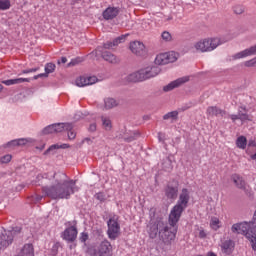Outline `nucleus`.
Here are the masks:
<instances>
[{
	"label": "nucleus",
	"instance_id": "nucleus-1",
	"mask_svg": "<svg viewBox=\"0 0 256 256\" xmlns=\"http://www.w3.org/2000/svg\"><path fill=\"white\" fill-rule=\"evenodd\" d=\"M55 184L42 187V193L50 199H69L75 191H79L77 181L70 179L67 174L58 172L54 174Z\"/></svg>",
	"mask_w": 256,
	"mask_h": 256
},
{
	"label": "nucleus",
	"instance_id": "nucleus-2",
	"mask_svg": "<svg viewBox=\"0 0 256 256\" xmlns=\"http://www.w3.org/2000/svg\"><path fill=\"white\" fill-rule=\"evenodd\" d=\"M159 73H161L159 66H148L128 75L127 81L139 83L141 81H147V79H152V77H157Z\"/></svg>",
	"mask_w": 256,
	"mask_h": 256
},
{
	"label": "nucleus",
	"instance_id": "nucleus-3",
	"mask_svg": "<svg viewBox=\"0 0 256 256\" xmlns=\"http://www.w3.org/2000/svg\"><path fill=\"white\" fill-rule=\"evenodd\" d=\"M189 199H191V196H189V190L187 188L182 189L177 204L170 212V219L172 222L175 223L181 219L183 211H185V209H187V205H189Z\"/></svg>",
	"mask_w": 256,
	"mask_h": 256
},
{
	"label": "nucleus",
	"instance_id": "nucleus-4",
	"mask_svg": "<svg viewBox=\"0 0 256 256\" xmlns=\"http://www.w3.org/2000/svg\"><path fill=\"white\" fill-rule=\"evenodd\" d=\"M231 231L237 235H245L246 239L250 241L253 251H256V234L255 231L251 230L249 223L241 222L233 224Z\"/></svg>",
	"mask_w": 256,
	"mask_h": 256
},
{
	"label": "nucleus",
	"instance_id": "nucleus-5",
	"mask_svg": "<svg viewBox=\"0 0 256 256\" xmlns=\"http://www.w3.org/2000/svg\"><path fill=\"white\" fill-rule=\"evenodd\" d=\"M177 223H179V221H171V214L169 215V224L164 222V228L160 230L159 237L166 245H169L171 241L175 240V236L177 235Z\"/></svg>",
	"mask_w": 256,
	"mask_h": 256
},
{
	"label": "nucleus",
	"instance_id": "nucleus-6",
	"mask_svg": "<svg viewBox=\"0 0 256 256\" xmlns=\"http://www.w3.org/2000/svg\"><path fill=\"white\" fill-rule=\"evenodd\" d=\"M90 256H113V246L109 240H103L98 244H94L88 248Z\"/></svg>",
	"mask_w": 256,
	"mask_h": 256
},
{
	"label": "nucleus",
	"instance_id": "nucleus-7",
	"mask_svg": "<svg viewBox=\"0 0 256 256\" xmlns=\"http://www.w3.org/2000/svg\"><path fill=\"white\" fill-rule=\"evenodd\" d=\"M221 45V39L219 38H205L195 43L194 47L196 51L200 53H211L215 51Z\"/></svg>",
	"mask_w": 256,
	"mask_h": 256
},
{
	"label": "nucleus",
	"instance_id": "nucleus-8",
	"mask_svg": "<svg viewBox=\"0 0 256 256\" xmlns=\"http://www.w3.org/2000/svg\"><path fill=\"white\" fill-rule=\"evenodd\" d=\"M107 235L109 239L115 241L119 235H121V225L119 224V216L113 215L109 218Z\"/></svg>",
	"mask_w": 256,
	"mask_h": 256
},
{
	"label": "nucleus",
	"instance_id": "nucleus-9",
	"mask_svg": "<svg viewBox=\"0 0 256 256\" xmlns=\"http://www.w3.org/2000/svg\"><path fill=\"white\" fill-rule=\"evenodd\" d=\"M67 228L63 232V239L68 241V243H74L77 239V221L68 222Z\"/></svg>",
	"mask_w": 256,
	"mask_h": 256
},
{
	"label": "nucleus",
	"instance_id": "nucleus-10",
	"mask_svg": "<svg viewBox=\"0 0 256 256\" xmlns=\"http://www.w3.org/2000/svg\"><path fill=\"white\" fill-rule=\"evenodd\" d=\"M17 233H21L20 228H16V230H5L0 235V247H3V249H7L11 243H13V239Z\"/></svg>",
	"mask_w": 256,
	"mask_h": 256
},
{
	"label": "nucleus",
	"instance_id": "nucleus-11",
	"mask_svg": "<svg viewBox=\"0 0 256 256\" xmlns=\"http://www.w3.org/2000/svg\"><path fill=\"white\" fill-rule=\"evenodd\" d=\"M177 57V53L175 52L162 53L156 56L155 64L167 65L169 63H175V61H177Z\"/></svg>",
	"mask_w": 256,
	"mask_h": 256
},
{
	"label": "nucleus",
	"instance_id": "nucleus-12",
	"mask_svg": "<svg viewBox=\"0 0 256 256\" xmlns=\"http://www.w3.org/2000/svg\"><path fill=\"white\" fill-rule=\"evenodd\" d=\"M164 193L167 199H170L171 201H175V199H177V195H179V182L174 181L172 184L169 183L166 186Z\"/></svg>",
	"mask_w": 256,
	"mask_h": 256
},
{
	"label": "nucleus",
	"instance_id": "nucleus-13",
	"mask_svg": "<svg viewBox=\"0 0 256 256\" xmlns=\"http://www.w3.org/2000/svg\"><path fill=\"white\" fill-rule=\"evenodd\" d=\"M130 50L132 53H134V55H137L138 57H145V55H147V50H145V44H143V42H131Z\"/></svg>",
	"mask_w": 256,
	"mask_h": 256
},
{
	"label": "nucleus",
	"instance_id": "nucleus-14",
	"mask_svg": "<svg viewBox=\"0 0 256 256\" xmlns=\"http://www.w3.org/2000/svg\"><path fill=\"white\" fill-rule=\"evenodd\" d=\"M189 81V77H182L178 78L172 82H170L168 85H165L163 87L164 93H169V91H173V89H177V87H181V85H184V83H187Z\"/></svg>",
	"mask_w": 256,
	"mask_h": 256
},
{
	"label": "nucleus",
	"instance_id": "nucleus-15",
	"mask_svg": "<svg viewBox=\"0 0 256 256\" xmlns=\"http://www.w3.org/2000/svg\"><path fill=\"white\" fill-rule=\"evenodd\" d=\"M231 179L235 184V186L237 187V189H241V191H244L245 193H249V189L247 188L249 186L247 185V182L245 181L244 178H242L241 175L233 174L231 176Z\"/></svg>",
	"mask_w": 256,
	"mask_h": 256
},
{
	"label": "nucleus",
	"instance_id": "nucleus-16",
	"mask_svg": "<svg viewBox=\"0 0 256 256\" xmlns=\"http://www.w3.org/2000/svg\"><path fill=\"white\" fill-rule=\"evenodd\" d=\"M163 224H164L163 221H158L157 223L150 224L148 226V233H149L150 239H155L157 235H160L161 229H165Z\"/></svg>",
	"mask_w": 256,
	"mask_h": 256
},
{
	"label": "nucleus",
	"instance_id": "nucleus-17",
	"mask_svg": "<svg viewBox=\"0 0 256 256\" xmlns=\"http://www.w3.org/2000/svg\"><path fill=\"white\" fill-rule=\"evenodd\" d=\"M97 81V76H81L76 79V85L77 87H85L87 85H95Z\"/></svg>",
	"mask_w": 256,
	"mask_h": 256
},
{
	"label": "nucleus",
	"instance_id": "nucleus-18",
	"mask_svg": "<svg viewBox=\"0 0 256 256\" xmlns=\"http://www.w3.org/2000/svg\"><path fill=\"white\" fill-rule=\"evenodd\" d=\"M253 55H256V44L236 53L235 55H233V59H243L245 57H251Z\"/></svg>",
	"mask_w": 256,
	"mask_h": 256
},
{
	"label": "nucleus",
	"instance_id": "nucleus-19",
	"mask_svg": "<svg viewBox=\"0 0 256 256\" xmlns=\"http://www.w3.org/2000/svg\"><path fill=\"white\" fill-rule=\"evenodd\" d=\"M101 55L102 59H104V61H107V63H110L111 65H119L121 63V58L109 51H104L101 53Z\"/></svg>",
	"mask_w": 256,
	"mask_h": 256
},
{
	"label": "nucleus",
	"instance_id": "nucleus-20",
	"mask_svg": "<svg viewBox=\"0 0 256 256\" xmlns=\"http://www.w3.org/2000/svg\"><path fill=\"white\" fill-rule=\"evenodd\" d=\"M120 13V9L117 7H108L104 10L103 12V18L106 21H110L112 19H115V17H117V15H119Z\"/></svg>",
	"mask_w": 256,
	"mask_h": 256
},
{
	"label": "nucleus",
	"instance_id": "nucleus-21",
	"mask_svg": "<svg viewBox=\"0 0 256 256\" xmlns=\"http://www.w3.org/2000/svg\"><path fill=\"white\" fill-rule=\"evenodd\" d=\"M206 113L209 117H218V115L225 117V115H227V111L217 106H209L206 110Z\"/></svg>",
	"mask_w": 256,
	"mask_h": 256
},
{
	"label": "nucleus",
	"instance_id": "nucleus-22",
	"mask_svg": "<svg viewBox=\"0 0 256 256\" xmlns=\"http://www.w3.org/2000/svg\"><path fill=\"white\" fill-rule=\"evenodd\" d=\"M221 249L223 253H226L227 255H231V253H233V249H235V242L231 239L225 240L221 244Z\"/></svg>",
	"mask_w": 256,
	"mask_h": 256
},
{
	"label": "nucleus",
	"instance_id": "nucleus-23",
	"mask_svg": "<svg viewBox=\"0 0 256 256\" xmlns=\"http://www.w3.org/2000/svg\"><path fill=\"white\" fill-rule=\"evenodd\" d=\"M127 37H129V34L121 35L114 39L113 42H106L104 44V49H111V47H117L119 43H125V39H127Z\"/></svg>",
	"mask_w": 256,
	"mask_h": 256
},
{
	"label": "nucleus",
	"instance_id": "nucleus-24",
	"mask_svg": "<svg viewBox=\"0 0 256 256\" xmlns=\"http://www.w3.org/2000/svg\"><path fill=\"white\" fill-rule=\"evenodd\" d=\"M18 256H35V249L33 248V244H25Z\"/></svg>",
	"mask_w": 256,
	"mask_h": 256
},
{
	"label": "nucleus",
	"instance_id": "nucleus-25",
	"mask_svg": "<svg viewBox=\"0 0 256 256\" xmlns=\"http://www.w3.org/2000/svg\"><path fill=\"white\" fill-rule=\"evenodd\" d=\"M55 133H63V131H71L73 124L71 123H58L54 124Z\"/></svg>",
	"mask_w": 256,
	"mask_h": 256
},
{
	"label": "nucleus",
	"instance_id": "nucleus-26",
	"mask_svg": "<svg viewBox=\"0 0 256 256\" xmlns=\"http://www.w3.org/2000/svg\"><path fill=\"white\" fill-rule=\"evenodd\" d=\"M4 85H17L19 83H29V78H16L2 81Z\"/></svg>",
	"mask_w": 256,
	"mask_h": 256
},
{
	"label": "nucleus",
	"instance_id": "nucleus-27",
	"mask_svg": "<svg viewBox=\"0 0 256 256\" xmlns=\"http://www.w3.org/2000/svg\"><path fill=\"white\" fill-rule=\"evenodd\" d=\"M119 105V101L114 98H105L104 107L105 109H113Z\"/></svg>",
	"mask_w": 256,
	"mask_h": 256
},
{
	"label": "nucleus",
	"instance_id": "nucleus-28",
	"mask_svg": "<svg viewBox=\"0 0 256 256\" xmlns=\"http://www.w3.org/2000/svg\"><path fill=\"white\" fill-rule=\"evenodd\" d=\"M102 127L105 131H111L113 124L111 123V119L107 116H101Z\"/></svg>",
	"mask_w": 256,
	"mask_h": 256
},
{
	"label": "nucleus",
	"instance_id": "nucleus-29",
	"mask_svg": "<svg viewBox=\"0 0 256 256\" xmlns=\"http://www.w3.org/2000/svg\"><path fill=\"white\" fill-rule=\"evenodd\" d=\"M45 71H46L45 74H39V75L35 76L34 79H39V77H47V75H49V73H53V71H55V64L48 63L45 66Z\"/></svg>",
	"mask_w": 256,
	"mask_h": 256
},
{
	"label": "nucleus",
	"instance_id": "nucleus-30",
	"mask_svg": "<svg viewBox=\"0 0 256 256\" xmlns=\"http://www.w3.org/2000/svg\"><path fill=\"white\" fill-rule=\"evenodd\" d=\"M163 119L164 121H167L169 119H171L172 121H177V119H179V112L178 111L168 112L163 116Z\"/></svg>",
	"mask_w": 256,
	"mask_h": 256
},
{
	"label": "nucleus",
	"instance_id": "nucleus-31",
	"mask_svg": "<svg viewBox=\"0 0 256 256\" xmlns=\"http://www.w3.org/2000/svg\"><path fill=\"white\" fill-rule=\"evenodd\" d=\"M236 145L239 149H245V147H247V138L245 136L238 137Z\"/></svg>",
	"mask_w": 256,
	"mask_h": 256
},
{
	"label": "nucleus",
	"instance_id": "nucleus-32",
	"mask_svg": "<svg viewBox=\"0 0 256 256\" xmlns=\"http://www.w3.org/2000/svg\"><path fill=\"white\" fill-rule=\"evenodd\" d=\"M239 121L242 123H245V121H253L251 116L247 114V112H241V110L238 111Z\"/></svg>",
	"mask_w": 256,
	"mask_h": 256
},
{
	"label": "nucleus",
	"instance_id": "nucleus-33",
	"mask_svg": "<svg viewBox=\"0 0 256 256\" xmlns=\"http://www.w3.org/2000/svg\"><path fill=\"white\" fill-rule=\"evenodd\" d=\"M219 223H221V221L219 220V218L217 217H213L211 219V222H210V227L214 230V231H217L218 229H220L221 226H219Z\"/></svg>",
	"mask_w": 256,
	"mask_h": 256
},
{
	"label": "nucleus",
	"instance_id": "nucleus-34",
	"mask_svg": "<svg viewBox=\"0 0 256 256\" xmlns=\"http://www.w3.org/2000/svg\"><path fill=\"white\" fill-rule=\"evenodd\" d=\"M67 144H63L62 146L58 145V144H54L52 146H50L45 152L44 155H49V153H51V151H54V149H66Z\"/></svg>",
	"mask_w": 256,
	"mask_h": 256
},
{
	"label": "nucleus",
	"instance_id": "nucleus-35",
	"mask_svg": "<svg viewBox=\"0 0 256 256\" xmlns=\"http://www.w3.org/2000/svg\"><path fill=\"white\" fill-rule=\"evenodd\" d=\"M137 137H139V133L134 132L133 135H130V136L124 134L122 136V139H124V141H126V143H131V141H135V139H137Z\"/></svg>",
	"mask_w": 256,
	"mask_h": 256
},
{
	"label": "nucleus",
	"instance_id": "nucleus-36",
	"mask_svg": "<svg viewBox=\"0 0 256 256\" xmlns=\"http://www.w3.org/2000/svg\"><path fill=\"white\" fill-rule=\"evenodd\" d=\"M162 165L165 171H171L173 169V162L169 158H166Z\"/></svg>",
	"mask_w": 256,
	"mask_h": 256
},
{
	"label": "nucleus",
	"instance_id": "nucleus-37",
	"mask_svg": "<svg viewBox=\"0 0 256 256\" xmlns=\"http://www.w3.org/2000/svg\"><path fill=\"white\" fill-rule=\"evenodd\" d=\"M11 7V2L9 0H0V10L5 11Z\"/></svg>",
	"mask_w": 256,
	"mask_h": 256
},
{
	"label": "nucleus",
	"instance_id": "nucleus-38",
	"mask_svg": "<svg viewBox=\"0 0 256 256\" xmlns=\"http://www.w3.org/2000/svg\"><path fill=\"white\" fill-rule=\"evenodd\" d=\"M42 133H43V135H49L51 133H56L55 132V124L49 125L46 128H44Z\"/></svg>",
	"mask_w": 256,
	"mask_h": 256
},
{
	"label": "nucleus",
	"instance_id": "nucleus-39",
	"mask_svg": "<svg viewBox=\"0 0 256 256\" xmlns=\"http://www.w3.org/2000/svg\"><path fill=\"white\" fill-rule=\"evenodd\" d=\"M79 63H83V58L78 57L72 59L71 62L67 64V67H75V65H79Z\"/></svg>",
	"mask_w": 256,
	"mask_h": 256
},
{
	"label": "nucleus",
	"instance_id": "nucleus-40",
	"mask_svg": "<svg viewBox=\"0 0 256 256\" xmlns=\"http://www.w3.org/2000/svg\"><path fill=\"white\" fill-rule=\"evenodd\" d=\"M161 38L163 39V41L169 42L173 40V37L171 36V33L164 31L161 35Z\"/></svg>",
	"mask_w": 256,
	"mask_h": 256
},
{
	"label": "nucleus",
	"instance_id": "nucleus-41",
	"mask_svg": "<svg viewBox=\"0 0 256 256\" xmlns=\"http://www.w3.org/2000/svg\"><path fill=\"white\" fill-rule=\"evenodd\" d=\"M11 159H13V156H11L10 154L4 155L0 157V163H11Z\"/></svg>",
	"mask_w": 256,
	"mask_h": 256
},
{
	"label": "nucleus",
	"instance_id": "nucleus-42",
	"mask_svg": "<svg viewBox=\"0 0 256 256\" xmlns=\"http://www.w3.org/2000/svg\"><path fill=\"white\" fill-rule=\"evenodd\" d=\"M244 67H256V57L244 62Z\"/></svg>",
	"mask_w": 256,
	"mask_h": 256
},
{
	"label": "nucleus",
	"instance_id": "nucleus-43",
	"mask_svg": "<svg viewBox=\"0 0 256 256\" xmlns=\"http://www.w3.org/2000/svg\"><path fill=\"white\" fill-rule=\"evenodd\" d=\"M244 12H245V8H243V6L238 5V6L234 7V13L236 15H242V13H244Z\"/></svg>",
	"mask_w": 256,
	"mask_h": 256
},
{
	"label": "nucleus",
	"instance_id": "nucleus-44",
	"mask_svg": "<svg viewBox=\"0 0 256 256\" xmlns=\"http://www.w3.org/2000/svg\"><path fill=\"white\" fill-rule=\"evenodd\" d=\"M18 140V147H23L24 145H27L29 143V140L25 138H20Z\"/></svg>",
	"mask_w": 256,
	"mask_h": 256
},
{
	"label": "nucleus",
	"instance_id": "nucleus-45",
	"mask_svg": "<svg viewBox=\"0 0 256 256\" xmlns=\"http://www.w3.org/2000/svg\"><path fill=\"white\" fill-rule=\"evenodd\" d=\"M7 147H19L18 140H12L6 144Z\"/></svg>",
	"mask_w": 256,
	"mask_h": 256
},
{
	"label": "nucleus",
	"instance_id": "nucleus-46",
	"mask_svg": "<svg viewBox=\"0 0 256 256\" xmlns=\"http://www.w3.org/2000/svg\"><path fill=\"white\" fill-rule=\"evenodd\" d=\"M67 131H68V138L70 140H73V139H75V137H77V134L73 131V129L67 130Z\"/></svg>",
	"mask_w": 256,
	"mask_h": 256
},
{
	"label": "nucleus",
	"instance_id": "nucleus-47",
	"mask_svg": "<svg viewBox=\"0 0 256 256\" xmlns=\"http://www.w3.org/2000/svg\"><path fill=\"white\" fill-rule=\"evenodd\" d=\"M87 239H89V234L83 232L80 236V241L81 243H85V241H87Z\"/></svg>",
	"mask_w": 256,
	"mask_h": 256
},
{
	"label": "nucleus",
	"instance_id": "nucleus-48",
	"mask_svg": "<svg viewBox=\"0 0 256 256\" xmlns=\"http://www.w3.org/2000/svg\"><path fill=\"white\" fill-rule=\"evenodd\" d=\"M36 71H39V67L37 68H32V69H27L23 70L22 73L27 74V73H35Z\"/></svg>",
	"mask_w": 256,
	"mask_h": 256
},
{
	"label": "nucleus",
	"instance_id": "nucleus-49",
	"mask_svg": "<svg viewBox=\"0 0 256 256\" xmlns=\"http://www.w3.org/2000/svg\"><path fill=\"white\" fill-rule=\"evenodd\" d=\"M89 131H90L91 133H95V131H97V124H96V123L90 124V126H89Z\"/></svg>",
	"mask_w": 256,
	"mask_h": 256
},
{
	"label": "nucleus",
	"instance_id": "nucleus-50",
	"mask_svg": "<svg viewBox=\"0 0 256 256\" xmlns=\"http://www.w3.org/2000/svg\"><path fill=\"white\" fill-rule=\"evenodd\" d=\"M34 203H39V201H41V199H43V196L41 195H35L32 197Z\"/></svg>",
	"mask_w": 256,
	"mask_h": 256
},
{
	"label": "nucleus",
	"instance_id": "nucleus-51",
	"mask_svg": "<svg viewBox=\"0 0 256 256\" xmlns=\"http://www.w3.org/2000/svg\"><path fill=\"white\" fill-rule=\"evenodd\" d=\"M229 117L231 118V121H233V123L239 120V114H232V115H229Z\"/></svg>",
	"mask_w": 256,
	"mask_h": 256
},
{
	"label": "nucleus",
	"instance_id": "nucleus-52",
	"mask_svg": "<svg viewBox=\"0 0 256 256\" xmlns=\"http://www.w3.org/2000/svg\"><path fill=\"white\" fill-rule=\"evenodd\" d=\"M199 237L200 239H205V237H207V233H205V230H200Z\"/></svg>",
	"mask_w": 256,
	"mask_h": 256
},
{
	"label": "nucleus",
	"instance_id": "nucleus-53",
	"mask_svg": "<svg viewBox=\"0 0 256 256\" xmlns=\"http://www.w3.org/2000/svg\"><path fill=\"white\" fill-rule=\"evenodd\" d=\"M248 147H256V142H255V140H253V139L249 140V142H248Z\"/></svg>",
	"mask_w": 256,
	"mask_h": 256
},
{
	"label": "nucleus",
	"instance_id": "nucleus-54",
	"mask_svg": "<svg viewBox=\"0 0 256 256\" xmlns=\"http://www.w3.org/2000/svg\"><path fill=\"white\" fill-rule=\"evenodd\" d=\"M158 137H159V141H163V138L165 137V135L162 133H159Z\"/></svg>",
	"mask_w": 256,
	"mask_h": 256
},
{
	"label": "nucleus",
	"instance_id": "nucleus-55",
	"mask_svg": "<svg viewBox=\"0 0 256 256\" xmlns=\"http://www.w3.org/2000/svg\"><path fill=\"white\" fill-rule=\"evenodd\" d=\"M61 63H64V64L67 63V57H62L61 58Z\"/></svg>",
	"mask_w": 256,
	"mask_h": 256
},
{
	"label": "nucleus",
	"instance_id": "nucleus-56",
	"mask_svg": "<svg viewBox=\"0 0 256 256\" xmlns=\"http://www.w3.org/2000/svg\"><path fill=\"white\" fill-rule=\"evenodd\" d=\"M101 197H103V194H97L96 195V199H98L99 201H101Z\"/></svg>",
	"mask_w": 256,
	"mask_h": 256
},
{
	"label": "nucleus",
	"instance_id": "nucleus-57",
	"mask_svg": "<svg viewBox=\"0 0 256 256\" xmlns=\"http://www.w3.org/2000/svg\"><path fill=\"white\" fill-rule=\"evenodd\" d=\"M206 256H217V254L213 252H208Z\"/></svg>",
	"mask_w": 256,
	"mask_h": 256
},
{
	"label": "nucleus",
	"instance_id": "nucleus-58",
	"mask_svg": "<svg viewBox=\"0 0 256 256\" xmlns=\"http://www.w3.org/2000/svg\"><path fill=\"white\" fill-rule=\"evenodd\" d=\"M240 109H242V111H245V113H247V107H245V106H240Z\"/></svg>",
	"mask_w": 256,
	"mask_h": 256
},
{
	"label": "nucleus",
	"instance_id": "nucleus-59",
	"mask_svg": "<svg viewBox=\"0 0 256 256\" xmlns=\"http://www.w3.org/2000/svg\"><path fill=\"white\" fill-rule=\"evenodd\" d=\"M101 48L98 47L95 51H93L92 53H95V55H97V52L100 50Z\"/></svg>",
	"mask_w": 256,
	"mask_h": 256
},
{
	"label": "nucleus",
	"instance_id": "nucleus-60",
	"mask_svg": "<svg viewBox=\"0 0 256 256\" xmlns=\"http://www.w3.org/2000/svg\"><path fill=\"white\" fill-rule=\"evenodd\" d=\"M0 91H3V85L0 84Z\"/></svg>",
	"mask_w": 256,
	"mask_h": 256
},
{
	"label": "nucleus",
	"instance_id": "nucleus-61",
	"mask_svg": "<svg viewBox=\"0 0 256 256\" xmlns=\"http://www.w3.org/2000/svg\"><path fill=\"white\" fill-rule=\"evenodd\" d=\"M58 65H61V61L58 60Z\"/></svg>",
	"mask_w": 256,
	"mask_h": 256
},
{
	"label": "nucleus",
	"instance_id": "nucleus-62",
	"mask_svg": "<svg viewBox=\"0 0 256 256\" xmlns=\"http://www.w3.org/2000/svg\"><path fill=\"white\" fill-rule=\"evenodd\" d=\"M3 249V247L0 246V251Z\"/></svg>",
	"mask_w": 256,
	"mask_h": 256
}]
</instances>
